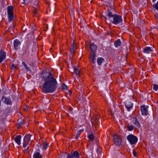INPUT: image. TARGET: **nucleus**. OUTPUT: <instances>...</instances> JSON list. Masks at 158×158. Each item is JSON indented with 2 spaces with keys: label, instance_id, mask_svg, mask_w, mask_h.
<instances>
[{
  "label": "nucleus",
  "instance_id": "2f4dec72",
  "mask_svg": "<svg viewBox=\"0 0 158 158\" xmlns=\"http://www.w3.org/2000/svg\"><path fill=\"white\" fill-rule=\"evenodd\" d=\"M24 124L23 122L18 123L17 124L18 128L19 129L21 127V125L23 124Z\"/></svg>",
  "mask_w": 158,
  "mask_h": 158
},
{
  "label": "nucleus",
  "instance_id": "a19ab883",
  "mask_svg": "<svg viewBox=\"0 0 158 158\" xmlns=\"http://www.w3.org/2000/svg\"><path fill=\"white\" fill-rule=\"evenodd\" d=\"M95 120H98V119H99V116L98 115H97L95 117Z\"/></svg>",
  "mask_w": 158,
  "mask_h": 158
},
{
  "label": "nucleus",
  "instance_id": "412c9836",
  "mask_svg": "<svg viewBox=\"0 0 158 158\" xmlns=\"http://www.w3.org/2000/svg\"><path fill=\"white\" fill-rule=\"evenodd\" d=\"M33 7L34 8H39V7L40 6V5L38 1L37 0L35 1L34 2V3L33 4Z\"/></svg>",
  "mask_w": 158,
  "mask_h": 158
},
{
  "label": "nucleus",
  "instance_id": "8fccbe9b",
  "mask_svg": "<svg viewBox=\"0 0 158 158\" xmlns=\"http://www.w3.org/2000/svg\"><path fill=\"white\" fill-rule=\"evenodd\" d=\"M35 90H36V89H34V92H35Z\"/></svg>",
  "mask_w": 158,
  "mask_h": 158
},
{
  "label": "nucleus",
  "instance_id": "bb28decb",
  "mask_svg": "<svg viewBox=\"0 0 158 158\" xmlns=\"http://www.w3.org/2000/svg\"><path fill=\"white\" fill-rule=\"evenodd\" d=\"M23 50L25 53H26L27 52H28L29 51L28 46H24L23 48Z\"/></svg>",
  "mask_w": 158,
  "mask_h": 158
},
{
  "label": "nucleus",
  "instance_id": "423d86ee",
  "mask_svg": "<svg viewBox=\"0 0 158 158\" xmlns=\"http://www.w3.org/2000/svg\"><path fill=\"white\" fill-rule=\"evenodd\" d=\"M113 140L114 144L117 146H120L122 143L121 136L117 134H115L113 136Z\"/></svg>",
  "mask_w": 158,
  "mask_h": 158
},
{
  "label": "nucleus",
  "instance_id": "a878e982",
  "mask_svg": "<svg viewBox=\"0 0 158 158\" xmlns=\"http://www.w3.org/2000/svg\"><path fill=\"white\" fill-rule=\"evenodd\" d=\"M48 145L49 143L47 142L44 141L43 144V148L45 150H46Z\"/></svg>",
  "mask_w": 158,
  "mask_h": 158
},
{
  "label": "nucleus",
  "instance_id": "f3484780",
  "mask_svg": "<svg viewBox=\"0 0 158 158\" xmlns=\"http://www.w3.org/2000/svg\"><path fill=\"white\" fill-rule=\"evenodd\" d=\"M43 156L39 152H36L34 153L33 158H43Z\"/></svg>",
  "mask_w": 158,
  "mask_h": 158
},
{
  "label": "nucleus",
  "instance_id": "393cba45",
  "mask_svg": "<svg viewBox=\"0 0 158 158\" xmlns=\"http://www.w3.org/2000/svg\"><path fill=\"white\" fill-rule=\"evenodd\" d=\"M88 137L89 139L88 141L90 140L91 141H93L94 140V136L93 134L89 135Z\"/></svg>",
  "mask_w": 158,
  "mask_h": 158
},
{
  "label": "nucleus",
  "instance_id": "7c9ffc66",
  "mask_svg": "<svg viewBox=\"0 0 158 158\" xmlns=\"http://www.w3.org/2000/svg\"><path fill=\"white\" fill-rule=\"evenodd\" d=\"M61 89H68V86L64 84L63 83L61 85Z\"/></svg>",
  "mask_w": 158,
  "mask_h": 158
},
{
  "label": "nucleus",
  "instance_id": "6e6552de",
  "mask_svg": "<svg viewBox=\"0 0 158 158\" xmlns=\"http://www.w3.org/2000/svg\"><path fill=\"white\" fill-rule=\"evenodd\" d=\"M90 54L96 55L97 46L94 43H90Z\"/></svg>",
  "mask_w": 158,
  "mask_h": 158
},
{
  "label": "nucleus",
  "instance_id": "e433bc0d",
  "mask_svg": "<svg viewBox=\"0 0 158 158\" xmlns=\"http://www.w3.org/2000/svg\"><path fill=\"white\" fill-rule=\"evenodd\" d=\"M133 154L135 157H137L136 152L134 150H133Z\"/></svg>",
  "mask_w": 158,
  "mask_h": 158
},
{
  "label": "nucleus",
  "instance_id": "9b49d317",
  "mask_svg": "<svg viewBox=\"0 0 158 158\" xmlns=\"http://www.w3.org/2000/svg\"><path fill=\"white\" fill-rule=\"evenodd\" d=\"M154 51L153 47H146L143 49V52L146 54H149L152 53Z\"/></svg>",
  "mask_w": 158,
  "mask_h": 158
},
{
  "label": "nucleus",
  "instance_id": "09e8293b",
  "mask_svg": "<svg viewBox=\"0 0 158 158\" xmlns=\"http://www.w3.org/2000/svg\"><path fill=\"white\" fill-rule=\"evenodd\" d=\"M27 108H28V107L27 106H26V107L25 108V109H26V108H27Z\"/></svg>",
  "mask_w": 158,
  "mask_h": 158
},
{
  "label": "nucleus",
  "instance_id": "ddd939ff",
  "mask_svg": "<svg viewBox=\"0 0 158 158\" xmlns=\"http://www.w3.org/2000/svg\"><path fill=\"white\" fill-rule=\"evenodd\" d=\"M21 44V43L19 40L18 39H16L14 40V46L15 49V50L18 49L19 48Z\"/></svg>",
  "mask_w": 158,
  "mask_h": 158
},
{
  "label": "nucleus",
  "instance_id": "58836bf2",
  "mask_svg": "<svg viewBox=\"0 0 158 158\" xmlns=\"http://www.w3.org/2000/svg\"><path fill=\"white\" fill-rule=\"evenodd\" d=\"M68 91L69 92V95L70 96L72 94V92L71 90V89H70Z\"/></svg>",
  "mask_w": 158,
  "mask_h": 158
},
{
  "label": "nucleus",
  "instance_id": "f03ea898",
  "mask_svg": "<svg viewBox=\"0 0 158 158\" xmlns=\"http://www.w3.org/2000/svg\"><path fill=\"white\" fill-rule=\"evenodd\" d=\"M106 15L108 19L105 17H103L106 19V22L107 23L109 20L110 22L114 25L120 24L123 22V19L121 15L118 14H113L111 11L109 9L106 12Z\"/></svg>",
  "mask_w": 158,
  "mask_h": 158
},
{
  "label": "nucleus",
  "instance_id": "0eeeda50",
  "mask_svg": "<svg viewBox=\"0 0 158 158\" xmlns=\"http://www.w3.org/2000/svg\"><path fill=\"white\" fill-rule=\"evenodd\" d=\"M67 156L66 158H79L80 154L77 151H75L69 153H66Z\"/></svg>",
  "mask_w": 158,
  "mask_h": 158
},
{
  "label": "nucleus",
  "instance_id": "f8f14e48",
  "mask_svg": "<svg viewBox=\"0 0 158 158\" xmlns=\"http://www.w3.org/2000/svg\"><path fill=\"white\" fill-rule=\"evenodd\" d=\"M6 52L1 50L0 51V63H2L6 58Z\"/></svg>",
  "mask_w": 158,
  "mask_h": 158
},
{
  "label": "nucleus",
  "instance_id": "4be33fe9",
  "mask_svg": "<svg viewBox=\"0 0 158 158\" xmlns=\"http://www.w3.org/2000/svg\"><path fill=\"white\" fill-rule=\"evenodd\" d=\"M55 89H42V92L44 93H51L53 92Z\"/></svg>",
  "mask_w": 158,
  "mask_h": 158
},
{
  "label": "nucleus",
  "instance_id": "72a5a7b5",
  "mask_svg": "<svg viewBox=\"0 0 158 158\" xmlns=\"http://www.w3.org/2000/svg\"><path fill=\"white\" fill-rule=\"evenodd\" d=\"M11 68L12 69L15 70L17 68V66L15 65L14 64H13L11 65Z\"/></svg>",
  "mask_w": 158,
  "mask_h": 158
},
{
  "label": "nucleus",
  "instance_id": "79ce46f5",
  "mask_svg": "<svg viewBox=\"0 0 158 158\" xmlns=\"http://www.w3.org/2000/svg\"><path fill=\"white\" fill-rule=\"evenodd\" d=\"M89 89L86 90V93L87 94H88V93L89 92Z\"/></svg>",
  "mask_w": 158,
  "mask_h": 158
},
{
  "label": "nucleus",
  "instance_id": "7ed1b4c3",
  "mask_svg": "<svg viewBox=\"0 0 158 158\" xmlns=\"http://www.w3.org/2000/svg\"><path fill=\"white\" fill-rule=\"evenodd\" d=\"M31 136V135L30 134H27L25 135L23 138V147L25 148L24 150L23 151V152H24V153L29 152V151L28 150L29 149V147H27H27L30 141Z\"/></svg>",
  "mask_w": 158,
  "mask_h": 158
},
{
  "label": "nucleus",
  "instance_id": "c03bdc74",
  "mask_svg": "<svg viewBox=\"0 0 158 158\" xmlns=\"http://www.w3.org/2000/svg\"><path fill=\"white\" fill-rule=\"evenodd\" d=\"M23 2H22V3H23L24 5H25L26 4V3L25 2V0H23Z\"/></svg>",
  "mask_w": 158,
  "mask_h": 158
},
{
  "label": "nucleus",
  "instance_id": "a18cd8bd",
  "mask_svg": "<svg viewBox=\"0 0 158 158\" xmlns=\"http://www.w3.org/2000/svg\"><path fill=\"white\" fill-rule=\"evenodd\" d=\"M69 110H70V111H72V108H71V107H70V108H69Z\"/></svg>",
  "mask_w": 158,
  "mask_h": 158
},
{
  "label": "nucleus",
  "instance_id": "1a4fd4ad",
  "mask_svg": "<svg viewBox=\"0 0 158 158\" xmlns=\"http://www.w3.org/2000/svg\"><path fill=\"white\" fill-rule=\"evenodd\" d=\"M148 106L143 105L140 107V110L142 115H147L148 114Z\"/></svg>",
  "mask_w": 158,
  "mask_h": 158
},
{
  "label": "nucleus",
  "instance_id": "6ab92c4d",
  "mask_svg": "<svg viewBox=\"0 0 158 158\" xmlns=\"http://www.w3.org/2000/svg\"><path fill=\"white\" fill-rule=\"evenodd\" d=\"M84 131V129H81L79 131H77V133L76 136L75 137V139H78L80 135L81 134V132H83Z\"/></svg>",
  "mask_w": 158,
  "mask_h": 158
},
{
  "label": "nucleus",
  "instance_id": "c9c22d12",
  "mask_svg": "<svg viewBox=\"0 0 158 158\" xmlns=\"http://www.w3.org/2000/svg\"><path fill=\"white\" fill-rule=\"evenodd\" d=\"M153 89H158V85L156 84L153 85Z\"/></svg>",
  "mask_w": 158,
  "mask_h": 158
},
{
  "label": "nucleus",
  "instance_id": "37998d69",
  "mask_svg": "<svg viewBox=\"0 0 158 158\" xmlns=\"http://www.w3.org/2000/svg\"><path fill=\"white\" fill-rule=\"evenodd\" d=\"M155 91V93H157L158 94V92H157V89H154Z\"/></svg>",
  "mask_w": 158,
  "mask_h": 158
},
{
  "label": "nucleus",
  "instance_id": "4468645a",
  "mask_svg": "<svg viewBox=\"0 0 158 158\" xmlns=\"http://www.w3.org/2000/svg\"><path fill=\"white\" fill-rule=\"evenodd\" d=\"M133 105L132 103L131 102L128 101L126 102L125 106L128 111H129L131 110V109L133 107Z\"/></svg>",
  "mask_w": 158,
  "mask_h": 158
},
{
  "label": "nucleus",
  "instance_id": "c756f323",
  "mask_svg": "<svg viewBox=\"0 0 158 158\" xmlns=\"http://www.w3.org/2000/svg\"><path fill=\"white\" fill-rule=\"evenodd\" d=\"M152 6L153 8L158 10V1L156 3L153 4Z\"/></svg>",
  "mask_w": 158,
  "mask_h": 158
},
{
  "label": "nucleus",
  "instance_id": "f704fd0d",
  "mask_svg": "<svg viewBox=\"0 0 158 158\" xmlns=\"http://www.w3.org/2000/svg\"><path fill=\"white\" fill-rule=\"evenodd\" d=\"M70 51L72 53H74L75 52V49L73 46H72L71 48L70 49Z\"/></svg>",
  "mask_w": 158,
  "mask_h": 158
},
{
  "label": "nucleus",
  "instance_id": "39448f33",
  "mask_svg": "<svg viewBox=\"0 0 158 158\" xmlns=\"http://www.w3.org/2000/svg\"><path fill=\"white\" fill-rule=\"evenodd\" d=\"M127 139L131 145L136 144L138 141L137 137L132 134L129 135L127 136Z\"/></svg>",
  "mask_w": 158,
  "mask_h": 158
},
{
  "label": "nucleus",
  "instance_id": "4c0bfd02",
  "mask_svg": "<svg viewBox=\"0 0 158 158\" xmlns=\"http://www.w3.org/2000/svg\"><path fill=\"white\" fill-rule=\"evenodd\" d=\"M155 17L156 19H158V14H155Z\"/></svg>",
  "mask_w": 158,
  "mask_h": 158
},
{
  "label": "nucleus",
  "instance_id": "49530a36",
  "mask_svg": "<svg viewBox=\"0 0 158 158\" xmlns=\"http://www.w3.org/2000/svg\"><path fill=\"white\" fill-rule=\"evenodd\" d=\"M153 2H155L156 0H152Z\"/></svg>",
  "mask_w": 158,
  "mask_h": 158
},
{
  "label": "nucleus",
  "instance_id": "c85d7f7f",
  "mask_svg": "<svg viewBox=\"0 0 158 158\" xmlns=\"http://www.w3.org/2000/svg\"><path fill=\"white\" fill-rule=\"evenodd\" d=\"M74 69L76 74L77 75H79L80 72L79 69L76 66H75L74 67Z\"/></svg>",
  "mask_w": 158,
  "mask_h": 158
},
{
  "label": "nucleus",
  "instance_id": "a211bd4d",
  "mask_svg": "<svg viewBox=\"0 0 158 158\" xmlns=\"http://www.w3.org/2000/svg\"><path fill=\"white\" fill-rule=\"evenodd\" d=\"M114 45L116 48H117L121 45L122 42L119 39H118L115 41Z\"/></svg>",
  "mask_w": 158,
  "mask_h": 158
},
{
  "label": "nucleus",
  "instance_id": "f257e3e1",
  "mask_svg": "<svg viewBox=\"0 0 158 158\" xmlns=\"http://www.w3.org/2000/svg\"><path fill=\"white\" fill-rule=\"evenodd\" d=\"M41 77L45 81L42 86L43 89H56L57 88L58 84L56 79L51 73H43Z\"/></svg>",
  "mask_w": 158,
  "mask_h": 158
},
{
  "label": "nucleus",
  "instance_id": "cd10ccee",
  "mask_svg": "<svg viewBox=\"0 0 158 158\" xmlns=\"http://www.w3.org/2000/svg\"><path fill=\"white\" fill-rule=\"evenodd\" d=\"M127 128L128 131H131L133 130L134 129V126L133 125H131L130 126L127 125Z\"/></svg>",
  "mask_w": 158,
  "mask_h": 158
},
{
  "label": "nucleus",
  "instance_id": "ea45409f",
  "mask_svg": "<svg viewBox=\"0 0 158 158\" xmlns=\"http://www.w3.org/2000/svg\"><path fill=\"white\" fill-rule=\"evenodd\" d=\"M76 45V43H75V40H74L73 41V45H72V46H73V47H74V46Z\"/></svg>",
  "mask_w": 158,
  "mask_h": 158
},
{
  "label": "nucleus",
  "instance_id": "aec40b11",
  "mask_svg": "<svg viewBox=\"0 0 158 158\" xmlns=\"http://www.w3.org/2000/svg\"><path fill=\"white\" fill-rule=\"evenodd\" d=\"M39 11V8H35L33 10V15L34 16H37L38 15V12Z\"/></svg>",
  "mask_w": 158,
  "mask_h": 158
},
{
  "label": "nucleus",
  "instance_id": "2eb2a0df",
  "mask_svg": "<svg viewBox=\"0 0 158 158\" xmlns=\"http://www.w3.org/2000/svg\"><path fill=\"white\" fill-rule=\"evenodd\" d=\"M132 123L138 128H140L141 127V125L138 121L137 117L135 116H134L132 118Z\"/></svg>",
  "mask_w": 158,
  "mask_h": 158
},
{
  "label": "nucleus",
  "instance_id": "20e7f679",
  "mask_svg": "<svg viewBox=\"0 0 158 158\" xmlns=\"http://www.w3.org/2000/svg\"><path fill=\"white\" fill-rule=\"evenodd\" d=\"M7 14L8 21L9 22H12L14 18L13 7L12 6H10L7 7Z\"/></svg>",
  "mask_w": 158,
  "mask_h": 158
},
{
  "label": "nucleus",
  "instance_id": "5701e85b",
  "mask_svg": "<svg viewBox=\"0 0 158 158\" xmlns=\"http://www.w3.org/2000/svg\"><path fill=\"white\" fill-rule=\"evenodd\" d=\"M96 55L90 54V58L91 60V62L94 64L95 63L94 61L96 60Z\"/></svg>",
  "mask_w": 158,
  "mask_h": 158
},
{
  "label": "nucleus",
  "instance_id": "9d476101",
  "mask_svg": "<svg viewBox=\"0 0 158 158\" xmlns=\"http://www.w3.org/2000/svg\"><path fill=\"white\" fill-rule=\"evenodd\" d=\"M1 100L5 104L9 105H11L12 104V102L9 98L4 96H2Z\"/></svg>",
  "mask_w": 158,
  "mask_h": 158
},
{
  "label": "nucleus",
  "instance_id": "b1692460",
  "mask_svg": "<svg viewBox=\"0 0 158 158\" xmlns=\"http://www.w3.org/2000/svg\"><path fill=\"white\" fill-rule=\"evenodd\" d=\"M104 61V59L102 57L98 58L97 60L98 64L99 65H101Z\"/></svg>",
  "mask_w": 158,
  "mask_h": 158
},
{
  "label": "nucleus",
  "instance_id": "473e14b6",
  "mask_svg": "<svg viewBox=\"0 0 158 158\" xmlns=\"http://www.w3.org/2000/svg\"><path fill=\"white\" fill-rule=\"evenodd\" d=\"M22 65H23L25 67V68H26V69L27 70H29V68L28 67L27 65L24 62H23L22 63Z\"/></svg>",
  "mask_w": 158,
  "mask_h": 158
},
{
  "label": "nucleus",
  "instance_id": "dca6fc26",
  "mask_svg": "<svg viewBox=\"0 0 158 158\" xmlns=\"http://www.w3.org/2000/svg\"><path fill=\"white\" fill-rule=\"evenodd\" d=\"M21 135H17L16 136L14 139V140L15 142L19 145L21 144Z\"/></svg>",
  "mask_w": 158,
  "mask_h": 158
},
{
  "label": "nucleus",
  "instance_id": "de8ad7c7",
  "mask_svg": "<svg viewBox=\"0 0 158 158\" xmlns=\"http://www.w3.org/2000/svg\"><path fill=\"white\" fill-rule=\"evenodd\" d=\"M27 108H28V107L27 106H26V107L25 108V109H26V108H27Z\"/></svg>",
  "mask_w": 158,
  "mask_h": 158
}]
</instances>
